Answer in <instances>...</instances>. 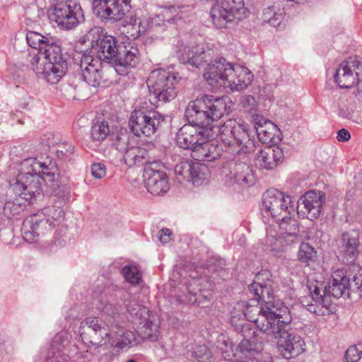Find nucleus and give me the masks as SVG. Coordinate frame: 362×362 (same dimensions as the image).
<instances>
[{
    "mask_svg": "<svg viewBox=\"0 0 362 362\" xmlns=\"http://www.w3.org/2000/svg\"><path fill=\"white\" fill-rule=\"evenodd\" d=\"M269 272L262 271L255 276L252 284L249 285L248 289L252 298L248 302H238L234 307V311L231 312L230 323L236 330H239L242 335L241 327L243 325H248L244 323L245 317L248 321L253 322L257 329L255 331L259 334L258 338H264L267 334L274 333L272 329L283 315L284 309L287 307H278L270 304L272 299L273 291L272 288V281L269 279Z\"/></svg>",
    "mask_w": 362,
    "mask_h": 362,
    "instance_id": "f257e3e1",
    "label": "nucleus"
},
{
    "mask_svg": "<svg viewBox=\"0 0 362 362\" xmlns=\"http://www.w3.org/2000/svg\"><path fill=\"white\" fill-rule=\"evenodd\" d=\"M177 57L180 61L199 68L204 62H209L204 73V78L214 89L222 87L229 88L232 91H241L252 82L253 75L245 67L228 62L225 58L219 57L211 60V50L204 51L199 45L177 43Z\"/></svg>",
    "mask_w": 362,
    "mask_h": 362,
    "instance_id": "f03ea898",
    "label": "nucleus"
},
{
    "mask_svg": "<svg viewBox=\"0 0 362 362\" xmlns=\"http://www.w3.org/2000/svg\"><path fill=\"white\" fill-rule=\"evenodd\" d=\"M51 163L47 165L36 158H28L18 165V173L10 180V185L16 195L13 201L4 204L3 213L8 218H17L25 210V205L42 195V185L46 180H52L54 177Z\"/></svg>",
    "mask_w": 362,
    "mask_h": 362,
    "instance_id": "7ed1b4c3",
    "label": "nucleus"
},
{
    "mask_svg": "<svg viewBox=\"0 0 362 362\" xmlns=\"http://www.w3.org/2000/svg\"><path fill=\"white\" fill-rule=\"evenodd\" d=\"M216 136L226 145L237 146L238 149L234 151L238 153H250L259 144L251 137L247 125L238 123L235 119H228L221 127L214 128L186 124L178 130L176 141L180 148L190 149L193 152L204 139H214Z\"/></svg>",
    "mask_w": 362,
    "mask_h": 362,
    "instance_id": "20e7f679",
    "label": "nucleus"
},
{
    "mask_svg": "<svg viewBox=\"0 0 362 362\" xmlns=\"http://www.w3.org/2000/svg\"><path fill=\"white\" fill-rule=\"evenodd\" d=\"M349 279L346 271L337 269L332 272V281L328 288L323 287L320 281H309L307 287L310 295L300 298V303L310 313L317 316L329 315L334 306L330 296L339 298L349 289Z\"/></svg>",
    "mask_w": 362,
    "mask_h": 362,
    "instance_id": "39448f33",
    "label": "nucleus"
},
{
    "mask_svg": "<svg viewBox=\"0 0 362 362\" xmlns=\"http://www.w3.org/2000/svg\"><path fill=\"white\" fill-rule=\"evenodd\" d=\"M227 98H215L213 95H204L189 103L185 117L188 123L206 128H214L222 125H213L212 122L219 119L224 114L229 112Z\"/></svg>",
    "mask_w": 362,
    "mask_h": 362,
    "instance_id": "423d86ee",
    "label": "nucleus"
},
{
    "mask_svg": "<svg viewBox=\"0 0 362 362\" xmlns=\"http://www.w3.org/2000/svg\"><path fill=\"white\" fill-rule=\"evenodd\" d=\"M64 216L62 209L49 206L26 217L21 228L23 239L30 243L38 241L41 235L59 226L64 218Z\"/></svg>",
    "mask_w": 362,
    "mask_h": 362,
    "instance_id": "0eeeda50",
    "label": "nucleus"
},
{
    "mask_svg": "<svg viewBox=\"0 0 362 362\" xmlns=\"http://www.w3.org/2000/svg\"><path fill=\"white\" fill-rule=\"evenodd\" d=\"M291 320L288 308L284 309L283 315L274 325V333L264 337L267 341L275 340L281 354L287 359L300 354L305 345L303 338L289 329Z\"/></svg>",
    "mask_w": 362,
    "mask_h": 362,
    "instance_id": "6e6552de",
    "label": "nucleus"
},
{
    "mask_svg": "<svg viewBox=\"0 0 362 362\" xmlns=\"http://www.w3.org/2000/svg\"><path fill=\"white\" fill-rule=\"evenodd\" d=\"M151 103H165L177 95L178 80L175 73L163 69L152 71L146 81Z\"/></svg>",
    "mask_w": 362,
    "mask_h": 362,
    "instance_id": "1a4fd4ad",
    "label": "nucleus"
},
{
    "mask_svg": "<svg viewBox=\"0 0 362 362\" xmlns=\"http://www.w3.org/2000/svg\"><path fill=\"white\" fill-rule=\"evenodd\" d=\"M79 332L82 342L74 345L78 346V351H83L85 354L88 352L90 345L98 347L111 340V332L107 325L98 317L89 316L81 321Z\"/></svg>",
    "mask_w": 362,
    "mask_h": 362,
    "instance_id": "9d476101",
    "label": "nucleus"
},
{
    "mask_svg": "<svg viewBox=\"0 0 362 362\" xmlns=\"http://www.w3.org/2000/svg\"><path fill=\"white\" fill-rule=\"evenodd\" d=\"M86 37L90 44L92 55L101 62L113 65L120 48L116 39L105 33L100 27L91 28Z\"/></svg>",
    "mask_w": 362,
    "mask_h": 362,
    "instance_id": "9b49d317",
    "label": "nucleus"
},
{
    "mask_svg": "<svg viewBox=\"0 0 362 362\" xmlns=\"http://www.w3.org/2000/svg\"><path fill=\"white\" fill-rule=\"evenodd\" d=\"M247 13L244 0H218L210 11L211 21L218 28H226L235 19L242 20Z\"/></svg>",
    "mask_w": 362,
    "mask_h": 362,
    "instance_id": "f8f14e48",
    "label": "nucleus"
},
{
    "mask_svg": "<svg viewBox=\"0 0 362 362\" xmlns=\"http://www.w3.org/2000/svg\"><path fill=\"white\" fill-rule=\"evenodd\" d=\"M49 16L58 26L66 30L76 28L85 20L81 6L72 0L57 2L51 7Z\"/></svg>",
    "mask_w": 362,
    "mask_h": 362,
    "instance_id": "ddd939ff",
    "label": "nucleus"
},
{
    "mask_svg": "<svg viewBox=\"0 0 362 362\" xmlns=\"http://www.w3.org/2000/svg\"><path fill=\"white\" fill-rule=\"evenodd\" d=\"M164 117L152 110L136 109L130 115L129 124L135 136H150L156 133Z\"/></svg>",
    "mask_w": 362,
    "mask_h": 362,
    "instance_id": "4468645a",
    "label": "nucleus"
},
{
    "mask_svg": "<svg viewBox=\"0 0 362 362\" xmlns=\"http://www.w3.org/2000/svg\"><path fill=\"white\" fill-rule=\"evenodd\" d=\"M132 0H93V10L103 21L117 22L131 14Z\"/></svg>",
    "mask_w": 362,
    "mask_h": 362,
    "instance_id": "2eb2a0df",
    "label": "nucleus"
},
{
    "mask_svg": "<svg viewBox=\"0 0 362 362\" xmlns=\"http://www.w3.org/2000/svg\"><path fill=\"white\" fill-rule=\"evenodd\" d=\"M291 203L290 196H285L276 189H269L262 196V210L279 222L281 217L290 215L289 207H292Z\"/></svg>",
    "mask_w": 362,
    "mask_h": 362,
    "instance_id": "dca6fc26",
    "label": "nucleus"
},
{
    "mask_svg": "<svg viewBox=\"0 0 362 362\" xmlns=\"http://www.w3.org/2000/svg\"><path fill=\"white\" fill-rule=\"evenodd\" d=\"M69 344V334L67 332H61L53 338L51 348L45 362L66 361L67 358H76V360L86 358L85 352L78 351L77 346Z\"/></svg>",
    "mask_w": 362,
    "mask_h": 362,
    "instance_id": "f3484780",
    "label": "nucleus"
},
{
    "mask_svg": "<svg viewBox=\"0 0 362 362\" xmlns=\"http://www.w3.org/2000/svg\"><path fill=\"white\" fill-rule=\"evenodd\" d=\"M112 291H114L112 287L98 285L93 291V298L97 310L114 317L124 310L123 307L117 303L115 298L124 291L120 289L116 290L114 295Z\"/></svg>",
    "mask_w": 362,
    "mask_h": 362,
    "instance_id": "a211bd4d",
    "label": "nucleus"
},
{
    "mask_svg": "<svg viewBox=\"0 0 362 362\" xmlns=\"http://www.w3.org/2000/svg\"><path fill=\"white\" fill-rule=\"evenodd\" d=\"M362 65L356 58L350 57L340 63L334 74L335 83L341 88H349L358 84Z\"/></svg>",
    "mask_w": 362,
    "mask_h": 362,
    "instance_id": "6ab92c4d",
    "label": "nucleus"
},
{
    "mask_svg": "<svg viewBox=\"0 0 362 362\" xmlns=\"http://www.w3.org/2000/svg\"><path fill=\"white\" fill-rule=\"evenodd\" d=\"M31 66L37 75H41L50 84H57L65 75L68 68L67 62H41L40 56L33 57Z\"/></svg>",
    "mask_w": 362,
    "mask_h": 362,
    "instance_id": "aec40b11",
    "label": "nucleus"
},
{
    "mask_svg": "<svg viewBox=\"0 0 362 362\" xmlns=\"http://www.w3.org/2000/svg\"><path fill=\"white\" fill-rule=\"evenodd\" d=\"M325 199V194L321 191L307 192L298 202V214L302 213L311 221L317 219L321 214Z\"/></svg>",
    "mask_w": 362,
    "mask_h": 362,
    "instance_id": "412c9836",
    "label": "nucleus"
},
{
    "mask_svg": "<svg viewBox=\"0 0 362 362\" xmlns=\"http://www.w3.org/2000/svg\"><path fill=\"white\" fill-rule=\"evenodd\" d=\"M156 168L152 165L144 168V177L145 187L152 194L160 195L165 193L168 189V182L166 174L161 170L163 165L161 163H154Z\"/></svg>",
    "mask_w": 362,
    "mask_h": 362,
    "instance_id": "4be33fe9",
    "label": "nucleus"
},
{
    "mask_svg": "<svg viewBox=\"0 0 362 362\" xmlns=\"http://www.w3.org/2000/svg\"><path fill=\"white\" fill-rule=\"evenodd\" d=\"M128 312L136 319L138 320L139 329L144 338L156 340L158 338V327L153 324L150 319L149 310L139 304H134L132 306L130 304L126 305Z\"/></svg>",
    "mask_w": 362,
    "mask_h": 362,
    "instance_id": "5701e85b",
    "label": "nucleus"
},
{
    "mask_svg": "<svg viewBox=\"0 0 362 362\" xmlns=\"http://www.w3.org/2000/svg\"><path fill=\"white\" fill-rule=\"evenodd\" d=\"M139 60L140 53L136 47L131 45L120 46L112 66L119 75L124 76L139 64Z\"/></svg>",
    "mask_w": 362,
    "mask_h": 362,
    "instance_id": "b1692460",
    "label": "nucleus"
},
{
    "mask_svg": "<svg viewBox=\"0 0 362 362\" xmlns=\"http://www.w3.org/2000/svg\"><path fill=\"white\" fill-rule=\"evenodd\" d=\"M80 69L81 78L89 86L98 87L102 81V62L93 55H84L81 58Z\"/></svg>",
    "mask_w": 362,
    "mask_h": 362,
    "instance_id": "393cba45",
    "label": "nucleus"
},
{
    "mask_svg": "<svg viewBox=\"0 0 362 362\" xmlns=\"http://www.w3.org/2000/svg\"><path fill=\"white\" fill-rule=\"evenodd\" d=\"M284 152L279 146H267L256 154L255 163L257 168L273 170L284 160Z\"/></svg>",
    "mask_w": 362,
    "mask_h": 362,
    "instance_id": "a878e982",
    "label": "nucleus"
},
{
    "mask_svg": "<svg viewBox=\"0 0 362 362\" xmlns=\"http://www.w3.org/2000/svg\"><path fill=\"white\" fill-rule=\"evenodd\" d=\"M230 178L235 183L246 187L254 183V177L251 168L244 162L233 160L229 163Z\"/></svg>",
    "mask_w": 362,
    "mask_h": 362,
    "instance_id": "bb28decb",
    "label": "nucleus"
},
{
    "mask_svg": "<svg viewBox=\"0 0 362 362\" xmlns=\"http://www.w3.org/2000/svg\"><path fill=\"white\" fill-rule=\"evenodd\" d=\"M204 139L193 151V157L196 160L211 162L221 157L222 148L216 142Z\"/></svg>",
    "mask_w": 362,
    "mask_h": 362,
    "instance_id": "cd10ccee",
    "label": "nucleus"
},
{
    "mask_svg": "<svg viewBox=\"0 0 362 362\" xmlns=\"http://www.w3.org/2000/svg\"><path fill=\"white\" fill-rule=\"evenodd\" d=\"M35 56H40V62H41L58 63L66 62L60 46L52 38L45 41V44L42 47L41 50Z\"/></svg>",
    "mask_w": 362,
    "mask_h": 362,
    "instance_id": "c85d7f7f",
    "label": "nucleus"
},
{
    "mask_svg": "<svg viewBox=\"0 0 362 362\" xmlns=\"http://www.w3.org/2000/svg\"><path fill=\"white\" fill-rule=\"evenodd\" d=\"M360 242L356 233H344L341 237V252L348 263L354 262L358 254Z\"/></svg>",
    "mask_w": 362,
    "mask_h": 362,
    "instance_id": "c756f323",
    "label": "nucleus"
},
{
    "mask_svg": "<svg viewBox=\"0 0 362 362\" xmlns=\"http://www.w3.org/2000/svg\"><path fill=\"white\" fill-rule=\"evenodd\" d=\"M150 158L148 151L143 147L130 146L124 153V163L129 167L143 165Z\"/></svg>",
    "mask_w": 362,
    "mask_h": 362,
    "instance_id": "7c9ffc66",
    "label": "nucleus"
},
{
    "mask_svg": "<svg viewBox=\"0 0 362 362\" xmlns=\"http://www.w3.org/2000/svg\"><path fill=\"white\" fill-rule=\"evenodd\" d=\"M276 232L270 229L267 231L265 240L267 249L272 252L274 255L285 251L288 246L293 243H288V238L284 235H278L276 236Z\"/></svg>",
    "mask_w": 362,
    "mask_h": 362,
    "instance_id": "2f4dec72",
    "label": "nucleus"
},
{
    "mask_svg": "<svg viewBox=\"0 0 362 362\" xmlns=\"http://www.w3.org/2000/svg\"><path fill=\"white\" fill-rule=\"evenodd\" d=\"M279 235L288 238V243H295L298 239L299 229L297 222L291 218L289 215L286 217H281L279 222Z\"/></svg>",
    "mask_w": 362,
    "mask_h": 362,
    "instance_id": "473e14b6",
    "label": "nucleus"
},
{
    "mask_svg": "<svg viewBox=\"0 0 362 362\" xmlns=\"http://www.w3.org/2000/svg\"><path fill=\"white\" fill-rule=\"evenodd\" d=\"M111 339L121 349L130 348L136 344L134 333L121 327H117L116 331L111 332Z\"/></svg>",
    "mask_w": 362,
    "mask_h": 362,
    "instance_id": "72a5a7b5",
    "label": "nucleus"
},
{
    "mask_svg": "<svg viewBox=\"0 0 362 362\" xmlns=\"http://www.w3.org/2000/svg\"><path fill=\"white\" fill-rule=\"evenodd\" d=\"M129 21L127 22L125 33L130 40H136L147 29L146 23H144L140 18H136L132 13L129 16Z\"/></svg>",
    "mask_w": 362,
    "mask_h": 362,
    "instance_id": "f704fd0d",
    "label": "nucleus"
},
{
    "mask_svg": "<svg viewBox=\"0 0 362 362\" xmlns=\"http://www.w3.org/2000/svg\"><path fill=\"white\" fill-rule=\"evenodd\" d=\"M256 133L262 143H269L274 136L276 126L270 121L265 120L264 124L255 123Z\"/></svg>",
    "mask_w": 362,
    "mask_h": 362,
    "instance_id": "c9c22d12",
    "label": "nucleus"
},
{
    "mask_svg": "<svg viewBox=\"0 0 362 362\" xmlns=\"http://www.w3.org/2000/svg\"><path fill=\"white\" fill-rule=\"evenodd\" d=\"M129 139L130 134L124 128H121L111 135L112 146L122 153H124L130 147L129 146Z\"/></svg>",
    "mask_w": 362,
    "mask_h": 362,
    "instance_id": "e433bc0d",
    "label": "nucleus"
},
{
    "mask_svg": "<svg viewBox=\"0 0 362 362\" xmlns=\"http://www.w3.org/2000/svg\"><path fill=\"white\" fill-rule=\"evenodd\" d=\"M189 177L188 182H191L194 186H200L207 180L209 175V170L206 165L194 163L192 173Z\"/></svg>",
    "mask_w": 362,
    "mask_h": 362,
    "instance_id": "4c0bfd02",
    "label": "nucleus"
},
{
    "mask_svg": "<svg viewBox=\"0 0 362 362\" xmlns=\"http://www.w3.org/2000/svg\"><path fill=\"white\" fill-rule=\"evenodd\" d=\"M110 133V127L106 121L94 123L90 129V135L93 141H103Z\"/></svg>",
    "mask_w": 362,
    "mask_h": 362,
    "instance_id": "58836bf2",
    "label": "nucleus"
},
{
    "mask_svg": "<svg viewBox=\"0 0 362 362\" xmlns=\"http://www.w3.org/2000/svg\"><path fill=\"white\" fill-rule=\"evenodd\" d=\"M194 162L190 160H184L180 162L175 166V173L179 182H182L184 180L188 182L192 168L194 167Z\"/></svg>",
    "mask_w": 362,
    "mask_h": 362,
    "instance_id": "ea45409f",
    "label": "nucleus"
},
{
    "mask_svg": "<svg viewBox=\"0 0 362 362\" xmlns=\"http://www.w3.org/2000/svg\"><path fill=\"white\" fill-rule=\"evenodd\" d=\"M316 257V251L308 243H302L298 252V259L300 262L309 264L313 262Z\"/></svg>",
    "mask_w": 362,
    "mask_h": 362,
    "instance_id": "a19ab883",
    "label": "nucleus"
},
{
    "mask_svg": "<svg viewBox=\"0 0 362 362\" xmlns=\"http://www.w3.org/2000/svg\"><path fill=\"white\" fill-rule=\"evenodd\" d=\"M122 274L126 281L132 285L139 284L141 281V274L134 265H125L122 268Z\"/></svg>",
    "mask_w": 362,
    "mask_h": 362,
    "instance_id": "79ce46f5",
    "label": "nucleus"
},
{
    "mask_svg": "<svg viewBox=\"0 0 362 362\" xmlns=\"http://www.w3.org/2000/svg\"><path fill=\"white\" fill-rule=\"evenodd\" d=\"M194 356L197 362H214L215 361L213 352L205 345L196 346L194 350Z\"/></svg>",
    "mask_w": 362,
    "mask_h": 362,
    "instance_id": "37998d69",
    "label": "nucleus"
},
{
    "mask_svg": "<svg viewBox=\"0 0 362 362\" xmlns=\"http://www.w3.org/2000/svg\"><path fill=\"white\" fill-rule=\"evenodd\" d=\"M47 39L49 38L34 31H29L26 35L28 45L30 47L37 49L38 52L41 50L42 47L44 46Z\"/></svg>",
    "mask_w": 362,
    "mask_h": 362,
    "instance_id": "c03bdc74",
    "label": "nucleus"
},
{
    "mask_svg": "<svg viewBox=\"0 0 362 362\" xmlns=\"http://www.w3.org/2000/svg\"><path fill=\"white\" fill-rule=\"evenodd\" d=\"M263 20L271 25L276 27L280 25L282 16L281 14L276 13L275 7L273 6L267 7L264 10Z\"/></svg>",
    "mask_w": 362,
    "mask_h": 362,
    "instance_id": "a18cd8bd",
    "label": "nucleus"
},
{
    "mask_svg": "<svg viewBox=\"0 0 362 362\" xmlns=\"http://www.w3.org/2000/svg\"><path fill=\"white\" fill-rule=\"evenodd\" d=\"M353 271L356 273L353 275L352 278L349 279V289L354 292L358 291V289L362 285V269L358 266H353Z\"/></svg>",
    "mask_w": 362,
    "mask_h": 362,
    "instance_id": "49530a36",
    "label": "nucleus"
},
{
    "mask_svg": "<svg viewBox=\"0 0 362 362\" xmlns=\"http://www.w3.org/2000/svg\"><path fill=\"white\" fill-rule=\"evenodd\" d=\"M362 356V345H354L349 346L345 353L346 362H357Z\"/></svg>",
    "mask_w": 362,
    "mask_h": 362,
    "instance_id": "de8ad7c7",
    "label": "nucleus"
},
{
    "mask_svg": "<svg viewBox=\"0 0 362 362\" xmlns=\"http://www.w3.org/2000/svg\"><path fill=\"white\" fill-rule=\"evenodd\" d=\"M61 141V136L59 134H54L47 132L43 134L40 138V145L44 147L50 148L59 144Z\"/></svg>",
    "mask_w": 362,
    "mask_h": 362,
    "instance_id": "09e8293b",
    "label": "nucleus"
},
{
    "mask_svg": "<svg viewBox=\"0 0 362 362\" xmlns=\"http://www.w3.org/2000/svg\"><path fill=\"white\" fill-rule=\"evenodd\" d=\"M91 174L96 179H101L106 175V167L100 163H93L91 165Z\"/></svg>",
    "mask_w": 362,
    "mask_h": 362,
    "instance_id": "8fccbe9b",
    "label": "nucleus"
},
{
    "mask_svg": "<svg viewBox=\"0 0 362 362\" xmlns=\"http://www.w3.org/2000/svg\"><path fill=\"white\" fill-rule=\"evenodd\" d=\"M241 103L243 106L249 111L253 109L256 104V100L252 95H245L241 99Z\"/></svg>",
    "mask_w": 362,
    "mask_h": 362,
    "instance_id": "3c124183",
    "label": "nucleus"
},
{
    "mask_svg": "<svg viewBox=\"0 0 362 362\" xmlns=\"http://www.w3.org/2000/svg\"><path fill=\"white\" fill-rule=\"evenodd\" d=\"M341 103L339 100V116L344 119H351L352 117V111L349 110L346 105H343L341 106Z\"/></svg>",
    "mask_w": 362,
    "mask_h": 362,
    "instance_id": "603ef678",
    "label": "nucleus"
},
{
    "mask_svg": "<svg viewBox=\"0 0 362 362\" xmlns=\"http://www.w3.org/2000/svg\"><path fill=\"white\" fill-rule=\"evenodd\" d=\"M159 240L162 243H167L171 240V230L168 228H163L160 230Z\"/></svg>",
    "mask_w": 362,
    "mask_h": 362,
    "instance_id": "864d4df0",
    "label": "nucleus"
},
{
    "mask_svg": "<svg viewBox=\"0 0 362 362\" xmlns=\"http://www.w3.org/2000/svg\"><path fill=\"white\" fill-rule=\"evenodd\" d=\"M350 133L345 129H341L337 132V139L339 141H346L350 139Z\"/></svg>",
    "mask_w": 362,
    "mask_h": 362,
    "instance_id": "5fc2aeb1",
    "label": "nucleus"
},
{
    "mask_svg": "<svg viewBox=\"0 0 362 362\" xmlns=\"http://www.w3.org/2000/svg\"><path fill=\"white\" fill-rule=\"evenodd\" d=\"M160 163V161H158V160H153V161L151 162V161H150V158H149V159H148L147 163H144V165H145V168H146V166H148V165H152V166H153V168H156V165H153V163Z\"/></svg>",
    "mask_w": 362,
    "mask_h": 362,
    "instance_id": "6e6d98bb",
    "label": "nucleus"
},
{
    "mask_svg": "<svg viewBox=\"0 0 362 362\" xmlns=\"http://www.w3.org/2000/svg\"><path fill=\"white\" fill-rule=\"evenodd\" d=\"M57 155L59 158H62L64 155V153L62 150H57Z\"/></svg>",
    "mask_w": 362,
    "mask_h": 362,
    "instance_id": "4d7b16f0",
    "label": "nucleus"
},
{
    "mask_svg": "<svg viewBox=\"0 0 362 362\" xmlns=\"http://www.w3.org/2000/svg\"><path fill=\"white\" fill-rule=\"evenodd\" d=\"M168 23H174L175 22V18H172L170 19H168L166 20Z\"/></svg>",
    "mask_w": 362,
    "mask_h": 362,
    "instance_id": "13d9d810",
    "label": "nucleus"
},
{
    "mask_svg": "<svg viewBox=\"0 0 362 362\" xmlns=\"http://www.w3.org/2000/svg\"><path fill=\"white\" fill-rule=\"evenodd\" d=\"M189 300L192 301V302H194V301H196V299L192 300V298H190Z\"/></svg>",
    "mask_w": 362,
    "mask_h": 362,
    "instance_id": "bf43d9fd",
    "label": "nucleus"
}]
</instances>
